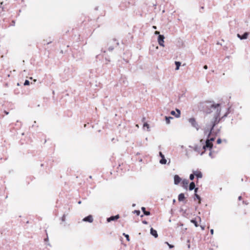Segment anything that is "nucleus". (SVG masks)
Segmentation results:
<instances>
[{
	"instance_id": "obj_1",
	"label": "nucleus",
	"mask_w": 250,
	"mask_h": 250,
	"mask_svg": "<svg viewBox=\"0 0 250 250\" xmlns=\"http://www.w3.org/2000/svg\"><path fill=\"white\" fill-rule=\"evenodd\" d=\"M211 112L214 113L213 117L211 119L210 123L208 124L204 129V133L205 134H208V138L211 133V131L215 125L220 121V118H219L221 111L220 104H212L211 105Z\"/></svg>"
},
{
	"instance_id": "obj_2",
	"label": "nucleus",
	"mask_w": 250,
	"mask_h": 250,
	"mask_svg": "<svg viewBox=\"0 0 250 250\" xmlns=\"http://www.w3.org/2000/svg\"><path fill=\"white\" fill-rule=\"evenodd\" d=\"M212 146L213 144L209 142V140H206V144L204 145V141L203 139H201L199 144H195L193 146H189V147L192 148L194 151L200 153L201 155H202L204 154V151L200 152L202 149L206 150L207 148L211 149L212 147Z\"/></svg>"
},
{
	"instance_id": "obj_3",
	"label": "nucleus",
	"mask_w": 250,
	"mask_h": 250,
	"mask_svg": "<svg viewBox=\"0 0 250 250\" xmlns=\"http://www.w3.org/2000/svg\"><path fill=\"white\" fill-rule=\"evenodd\" d=\"M188 122L191 124L192 126L195 127L197 130H198L199 129V126L198 124L196 123L195 119L194 118H191L188 119Z\"/></svg>"
},
{
	"instance_id": "obj_4",
	"label": "nucleus",
	"mask_w": 250,
	"mask_h": 250,
	"mask_svg": "<svg viewBox=\"0 0 250 250\" xmlns=\"http://www.w3.org/2000/svg\"><path fill=\"white\" fill-rule=\"evenodd\" d=\"M164 39H165V37H164V35H159L158 36V42L159 43V44L160 46H163V47L165 46V45H164Z\"/></svg>"
},
{
	"instance_id": "obj_5",
	"label": "nucleus",
	"mask_w": 250,
	"mask_h": 250,
	"mask_svg": "<svg viewBox=\"0 0 250 250\" xmlns=\"http://www.w3.org/2000/svg\"><path fill=\"white\" fill-rule=\"evenodd\" d=\"M181 178L178 175H175L174 177V182L175 185H178L181 181Z\"/></svg>"
},
{
	"instance_id": "obj_6",
	"label": "nucleus",
	"mask_w": 250,
	"mask_h": 250,
	"mask_svg": "<svg viewBox=\"0 0 250 250\" xmlns=\"http://www.w3.org/2000/svg\"><path fill=\"white\" fill-rule=\"evenodd\" d=\"M176 110L177 111V113H176L174 111H171L170 112V114L172 115L175 116V117H176V118H179L180 116V114H181L180 110L178 109H176Z\"/></svg>"
},
{
	"instance_id": "obj_7",
	"label": "nucleus",
	"mask_w": 250,
	"mask_h": 250,
	"mask_svg": "<svg viewBox=\"0 0 250 250\" xmlns=\"http://www.w3.org/2000/svg\"><path fill=\"white\" fill-rule=\"evenodd\" d=\"M83 220L85 222H88L89 223H91L93 222V219L92 216L89 215L88 216L84 218Z\"/></svg>"
},
{
	"instance_id": "obj_8",
	"label": "nucleus",
	"mask_w": 250,
	"mask_h": 250,
	"mask_svg": "<svg viewBox=\"0 0 250 250\" xmlns=\"http://www.w3.org/2000/svg\"><path fill=\"white\" fill-rule=\"evenodd\" d=\"M119 218V215H116L115 216H111L107 219V221L110 222L112 221H115Z\"/></svg>"
},
{
	"instance_id": "obj_9",
	"label": "nucleus",
	"mask_w": 250,
	"mask_h": 250,
	"mask_svg": "<svg viewBox=\"0 0 250 250\" xmlns=\"http://www.w3.org/2000/svg\"><path fill=\"white\" fill-rule=\"evenodd\" d=\"M195 186L194 183V182H191L189 184V189L190 190H192L193 189H194V191H195V193H196L197 190H198V188H195Z\"/></svg>"
},
{
	"instance_id": "obj_10",
	"label": "nucleus",
	"mask_w": 250,
	"mask_h": 250,
	"mask_svg": "<svg viewBox=\"0 0 250 250\" xmlns=\"http://www.w3.org/2000/svg\"><path fill=\"white\" fill-rule=\"evenodd\" d=\"M248 35L249 33L248 32H245L242 36H241L239 34H238L237 36L240 40H244L247 39Z\"/></svg>"
},
{
	"instance_id": "obj_11",
	"label": "nucleus",
	"mask_w": 250,
	"mask_h": 250,
	"mask_svg": "<svg viewBox=\"0 0 250 250\" xmlns=\"http://www.w3.org/2000/svg\"><path fill=\"white\" fill-rule=\"evenodd\" d=\"M182 185L184 188L187 189L188 184V181L187 179H184L182 180Z\"/></svg>"
},
{
	"instance_id": "obj_12",
	"label": "nucleus",
	"mask_w": 250,
	"mask_h": 250,
	"mask_svg": "<svg viewBox=\"0 0 250 250\" xmlns=\"http://www.w3.org/2000/svg\"><path fill=\"white\" fill-rule=\"evenodd\" d=\"M150 233L152 235L154 236L155 238H157L158 237L157 231L153 229V228H151L150 229Z\"/></svg>"
},
{
	"instance_id": "obj_13",
	"label": "nucleus",
	"mask_w": 250,
	"mask_h": 250,
	"mask_svg": "<svg viewBox=\"0 0 250 250\" xmlns=\"http://www.w3.org/2000/svg\"><path fill=\"white\" fill-rule=\"evenodd\" d=\"M185 199V195L183 193H180L178 196V200L182 201Z\"/></svg>"
},
{
	"instance_id": "obj_14",
	"label": "nucleus",
	"mask_w": 250,
	"mask_h": 250,
	"mask_svg": "<svg viewBox=\"0 0 250 250\" xmlns=\"http://www.w3.org/2000/svg\"><path fill=\"white\" fill-rule=\"evenodd\" d=\"M175 65L176 66L175 70H179V67H180V66L181 65V62H175Z\"/></svg>"
},
{
	"instance_id": "obj_15",
	"label": "nucleus",
	"mask_w": 250,
	"mask_h": 250,
	"mask_svg": "<svg viewBox=\"0 0 250 250\" xmlns=\"http://www.w3.org/2000/svg\"><path fill=\"white\" fill-rule=\"evenodd\" d=\"M142 210L144 212V213L146 215H150V212L146 211L145 207H142Z\"/></svg>"
},
{
	"instance_id": "obj_16",
	"label": "nucleus",
	"mask_w": 250,
	"mask_h": 250,
	"mask_svg": "<svg viewBox=\"0 0 250 250\" xmlns=\"http://www.w3.org/2000/svg\"><path fill=\"white\" fill-rule=\"evenodd\" d=\"M160 163L161 164H166L167 163V160L165 158V157L162 158V159L160 161Z\"/></svg>"
},
{
	"instance_id": "obj_17",
	"label": "nucleus",
	"mask_w": 250,
	"mask_h": 250,
	"mask_svg": "<svg viewBox=\"0 0 250 250\" xmlns=\"http://www.w3.org/2000/svg\"><path fill=\"white\" fill-rule=\"evenodd\" d=\"M173 118L171 117H166V121L167 124H169L170 123V120L172 119Z\"/></svg>"
},
{
	"instance_id": "obj_18",
	"label": "nucleus",
	"mask_w": 250,
	"mask_h": 250,
	"mask_svg": "<svg viewBox=\"0 0 250 250\" xmlns=\"http://www.w3.org/2000/svg\"><path fill=\"white\" fill-rule=\"evenodd\" d=\"M190 222L194 224V226L196 227H197L198 226V223H197V222L195 220H194V219H192L190 220Z\"/></svg>"
},
{
	"instance_id": "obj_19",
	"label": "nucleus",
	"mask_w": 250,
	"mask_h": 250,
	"mask_svg": "<svg viewBox=\"0 0 250 250\" xmlns=\"http://www.w3.org/2000/svg\"><path fill=\"white\" fill-rule=\"evenodd\" d=\"M195 174L197 178H202V174L201 172H199Z\"/></svg>"
},
{
	"instance_id": "obj_20",
	"label": "nucleus",
	"mask_w": 250,
	"mask_h": 250,
	"mask_svg": "<svg viewBox=\"0 0 250 250\" xmlns=\"http://www.w3.org/2000/svg\"><path fill=\"white\" fill-rule=\"evenodd\" d=\"M195 196L196 197V198L197 199H198L199 200V203H200V202H200V200H201L200 197L198 194H197L196 193H195Z\"/></svg>"
},
{
	"instance_id": "obj_21",
	"label": "nucleus",
	"mask_w": 250,
	"mask_h": 250,
	"mask_svg": "<svg viewBox=\"0 0 250 250\" xmlns=\"http://www.w3.org/2000/svg\"><path fill=\"white\" fill-rule=\"evenodd\" d=\"M123 235L125 237L127 241H129V237L128 234H126L125 233H123Z\"/></svg>"
},
{
	"instance_id": "obj_22",
	"label": "nucleus",
	"mask_w": 250,
	"mask_h": 250,
	"mask_svg": "<svg viewBox=\"0 0 250 250\" xmlns=\"http://www.w3.org/2000/svg\"><path fill=\"white\" fill-rule=\"evenodd\" d=\"M134 213H135L137 215H139L140 214V210H135L134 211Z\"/></svg>"
},
{
	"instance_id": "obj_23",
	"label": "nucleus",
	"mask_w": 250,
	"mask_h": 250,
	"mask_svg": "<svg viewBox=\"0 0 250 250\" xmlns=\"http://www.w3.org/2000/svg\"><path fill=\"white\" fill-rule=\"evenodd\" d=\"M29 81L28 80H25V82H24V85H29Z\"/></svg>"
},
{
	"instance_id": "obj_24",
	"label": "nucleus",
	"mask_w": 250,
	"mask_h": 250,
	"mask_svg": "<svg viewBox=\"0 0 250 250\" xmlns=\"http://www.w3.org/2000/svg\"><path fill=\"white\" fill-rule=\"evenodd\" d=\"M194 178V175L193 174H191L189 176V179L191 180H193Z\"/></svg>"
},
{
	"instance_id": "obj_25",
	"label": "nucleus",
	"mask_w": 250,
	"mask_h": 250,
	"mask_svg": "<svg viewBox=\"0 0 250 250\" xmlns=\"http://www.w3.org/2000/svg\"><path fill=\"white\" fill-rule=\"evenodd\" d=\"M207 140H209V142L212 143L211 142L213 141L214 140V138H211L210 139H208Z\"/></svg>"
},
{
	"instance_id": "obj_26",
	"label": "nucleus",
	"mask_w": 250,
	"mask_h": 250,
	"mask_svg": "<svg viewBox=\"0 0 250 250\" xmlns=\"http://www.w3.org/2000/svg\"><path fill=\"white\" fill-rule=\"evenodd\" d=\"M221 142H222V140L221 139H218L217 140V143L218 144H220L221 143Z\"/></svg>"
},
{
	"instance_id": "obj_27",
	"label": "nucleus",
	"mask_w": 250,
	"mask_h": 250,
	"mask_svg": "<svg viewBox=\"0 0 250 250\" xmlns=\"http://www.w3.org/2000/svg\"><path fill=\"white\" fill-rule=\"evenodd\" d=\"M147 127V128H149V125L147 123H145L144 125V127Z\"/></svg>"
},
{
	"instance_id": "obj_28",
	"label": "nucleus",
	"mask_w": 250,
	"mask_h": 250,
	"mask_svg": "<svg viewBox=\"0 0 250 250\" xmlns=\"http://www.w3.org/2000/svg\"><path fill=\"white\" fill-rule=\"evenodd\" d=\"M166 243L168 245V246H169V248H172L173 247V246L170 245L169 244H168V242H166Z\"/></svg>"
},
{
	"instance_id": "obj_29",
	"label": "nucleus",
	"mask_w": 250,
	"mask_h": 250,
	"mask_svg": "<svg viewBox=\"0 0 250 250\" xmlns=\"http://www.w3.org/2000/svg\"><path fill=\"white\" fill-rule=\"evenodd\" d=\"M159 155L161 158H163L164 157H165L161 152H159Z\"/></svg>"
},
{
	"instance_id": "obj_30",
	"label": "nucleus",
	"mask_w": 250,
	"mask_h": 250,
	"mask_svg": "<svg viewBox=\"0 0 250 250\" xmlns=\"http://www.w3.org/2000/svg\"><path fill=\"white\" fill-rule=\"evenodd\" d=\"M154 34H155V35H160V32L157 31H156L154 32Z\"/></svg>"
},
{
	"instance_id": "obj_31",
	"label": "nucleus",
	"mask_w": 250,
	"mask_h": 250,
	"mask_svg": "<svg viewBox=\"0 0 250 250\" xmlns=\"http://www.w3.org/2000/svg\"><path fill=\"white\" fill-rule=\"evenodd\" d=\"M108 49H109V50H110V51H112V50H113V47H109V48H108Z\"/></svg>"
},
{
	"instance_id": "obj_32",
	"label": "nucleus",
	"mask_w": 250,
	"mask_h": 250,
	"mask_svg": "<svg viewBox=\"0 0 250 250\" xmlns=\"http://www.w3.org/2000/svg\"><path fill=\"white\" fill-rule=\"evenodd\" d=\"M201 228L202 230H204L205 229V227L204 226H201Z\"/></svg>"
},
{
	"instance_id": "obj_33",
	"label": "nucleus",
	"mask_w": 250,
	"mask_h": 250,
	"mask_svg": "<svg viewBox=\"0 0 250 250\" xmlns=\"http://www.w3.org/2000/svg\"><path fill=\"white\" fill-rule=\"evenodd\" d=\"M204 68L205 69H207L208 68V66L207 65H205L204 66Z\"/></svg>"
},
{
	"instance_id": "obj_34",
	"label": "nucleus",
	"mask_w": 250,
	"mask_h": 250,
	"mask_svg": "<svg viewBox=\"0 0 250 250\" xmlns=\"http://www.w3.org/2000/svg\"><path fill=\"white\" fill-rule=\"evenodd\" d=\"M213 231H213V229H211L210 230V232H211V234H213Z\"/></svg>"
},
{
	"instance_id": "obj_35",
	"label": "nucleus",
	"mask_w": 250,
	"mask_h": 250,
	"mask_svg": "<svg viewBox=\"0 0 250 250\" xmlns=\"http://www.w3.org/2000/svg\"><path fill=\"white\" fill-rule=\"evenodd\" d=\"M143 223L145 224H147V222L146 221H143Z\"/></svg>"
},
{
	"instance_id": "obj_36",
	"label": "nucleus",
	"mask_w": 250,
	"mask_h": 250,
	"mask_svg": "<svg viewBox=\"0 0 250 250\" xmlns=\"http://www.w3.org/2000/svg\"><path fill=\"white\" fill-rule=\"evenodd\" d=\"M152 28L154 29H157V27L156 26H152Z\"/></svg>"
},
{
	"instance_id": "obj_37",
	"label": "nucleus",
	"mask_w": 250,
	"mask_h": 250,
	"mask_svg": "<svg viewBox=\"0 0 250 250\" xmlns=\"http://www.w3.org/2000/svg\"><path fill=\"white\" fill-rule=\"evenodd\" d=\"M241 199H242L241 196H239V197H238V200H241Z\"/></svg>"
},
{
	"instance_id": "obj_38",
	"label": "nucleus",
	"mask_w": 250,
	"mask_h": 250,
	"mask_svg": "<svg viewBox=\"0 0 250 250\" xmlns=\"http://www.w3.org/2000/svg\"><path fill=\"white\" fill-rule=\"evenodd\" d=\"M4 112H5V113L6 115H8V113H9L8 112H7V111H4Z\"/></svg>"
},
{
	"instance_id": "obj_39",
	"label": "nucleus",
	"mask_w": 250,
	"mask_h": 250,
	"mask_svg": "<svg viewBox=\"0 0 250 250\" xmlns=\"http://www.w3.org/2000/svg\"><path fill=\"white\" fill-rule=\"evenodd\" d=\"M209 155L210 156H211V152L209 153Z\"/></svg>"
},
{
	"instance_id": "obj_40",
	"label": "nucleus",
	"mask_w": 250,
	"mask_h": 250,
	"mask_svg": "<svg viewBox=\"0 0 250 250\" xmlns=\"http://www.w3.org/2000/svg\"><path fill=\"white\" fill-rule=\"evenodd\" d=\"M173 203H175V199H173Z\"/></svg>"
},
{
	"instance_id": "obj_41",
	"label": "nucleus",
	"mask_w": 250,
	"mask_h": 250,
	"mask_svg": "<svg viewBox=\"0 0 250 250\" xmlns=\"http://www.w3.org/2000/svg\"><path fill=\"white\" fill-rule=\"evenodd\" d=\"M78 203L80 204H81V201H79V202H78Z\"/></svg>"
}]
</instances>
